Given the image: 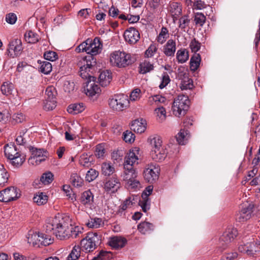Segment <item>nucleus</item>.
<instances>
[{"label":"nucleus","instance_id":"1","mask_svg":"<svg viewBox=\"0 0 260 260\" xmlns=\"http://www.w3.org/2000/svg\"><path fill=\"white\" fill-rule=\"evenodd\" d=\"M125 182V187L129 190H137L141 188L138 172L131 166H124V171L121 175Z\"/></svg>","mask_w":260,"mask_h":260},{"label":"nucleus","instance_id":"2","mask_svg":"<svg viewBox=\"0 0 260 260\" xmlns=\"http://www.w3.org/2000/svg\"><path fill=\"white\" fill-rule=\"evenodd\" d=\"M135 62L129 53L124 51H115L111 53L110 62L111 66L118 68H125Z\"/></svg>","mask_w":260,"mask_h":260},{"label":"nucleus","instance_id":"3","mask_svg":"<svg viewBox=\"0 0 260 260\" xmlns=\"http://www.w3.org/2000/svg\"><path fill=\"white\" fill-rule=\"evenodd\" d=\"M103 44L100 38H95L93 40L88 39L80 44L76 48L77 52H85L92 56L100 53L102 50Z\"/></svg>","mask_w":260,"mask_h":260},{"label":"nucleus","instance_id":"4","mask_svg":"<svg viewBox=\"0 0 260 260\" xmlns=\"http://www.w3.org/2000/svg\"><path fill=\"white\" fill-rule=\"evenodd\" d=\"M102 236L97 233H89L85 238L81 241V246L86 252L93 251L101 243Z\"/></svg>","mask_w":260,"mask_h":260},{"label":"nucleus","instance_id":"5","mask_svg":"<svg viewBox=\"0 0 260 260\" xmlns=\"http://www.w3.org/2000/svg\"><path fill=\"white\" fill-rule=\"evenodd\" d=\"M189 100L187 95L180 94L174 100L172 110L174 115L180 117L184 116L189 106Z\"/></svg>","mask_w":260,"mask_h":260},{"label":"nucleus","instance_id":"6","mask_svg":"<svg viewBox=\"0 0 260 260\" xmlns=\"http://www.w3.org/2000/svg\"><path fill=\"white\" fill-rule=\"evenodd\" d=\"M238 235V231L234 228L227 229L220 237L217 244V250L220 252L225 249Z\"/></svg>","mask_w":260,"mask_h":260},{"label":"nucleus","instance_id":"7","mask_svg":"<svg viewBox=\"0 0 260 260\" xmlns=\"http://www.w3.org/2000/svg\"><path fill=\"white\" fill-rule=\"evenodd\" d=\"M129 101L127 96L124 94L114 95L109 100L110 107L113 110L121 111L128 107Z\"/></svg>","mask_w":260,"mask_h":260},{"label":"nucleus","instance_id":"8","mask_svg":"<svg viewBox=\"0 0 260 260\" xmlns=\"http://www.w3.org/2000/svg\"><path fill=\"white\" fill-rule=\"evenodd\" d=\"M71 219L68 215L64 214H58L52 220V221L47 223L46 225V232L50 233L52 232L53 226H62L64 228L71 226Z\"/></svg>","mask_w":260,"mask_h":260},{"label":"nucleus","instance_id":"9","mask_svg":"<svg viewBox=\"0 0 260 260\" xmlns=\"http://www.w3.org/2000/svg\"><path fill=\"white\" fill-rule=\"evenodd\" d=\"M238 250L241 253L253 256L260 252V241H253L241 244L238 247Z\"/></svg>","mask_w":260,"mask_h":260},{"label":"nucleus","instance_id":"10","mask_svg":"<svg viewBox=\"0 0 260 260\" xmlns=\"http://www.w3.org/2000/svg\"><path fill=\"white\" fill-rule=\"evenodd\" d=\"M19 196V190L16 187H9L0 191V201L9 202L16 200Z\"/></svg>","mask_w":260,"mask_h":260},{"label":"nucleus","instance_id":"11","mask_svg":"<svg viewBox=\"0 0 260 260\" xmlns=\"http://www.w3.org/2000/svg\"><path fill=\"white\" fill-rule=\"evenodd\" d=\"M159 171V169L155 165H148L143 172L144 179L149 183H153L158 179Z\"/></svg>","mask_w":260,"mask_h":260},{"label":"nucleus","instance_id":"12","mask_svg":"<svg viewBox=\"0 0 260 260\" xmlns=\"http://www.w3.org/2000/svg\"><path fill=\"white\" fill-rule=\"evenodd\" d=\"M253 205L248 204L242 207L241 210L236 215V219L239 222H245L249 219L253 212Z\"/></svg>","mask_w":260,"mask_h":260},{"label":"nucleus","instance_id":"13","mask_svg":"<svg viewBox=\"0 0 260 260\" xmlns=\"http://www.w3.org/2000/svg\"><path fill=\"white\" fill-rule=\"evenodd\" d=\"M167 11L169 15L172 17L174 21H175L182 14V5L179 2L171 1L168 5Z\"/></svg>","mask_w":260,"mask_h":260},{"label":"nucleus","instance_id":"14","mask_svg":"<svg viewBox=\"0 0 260 260\" xmlns=\"http://www.w3.org/2000/svg\"><path fill=\"white\" fill-rule=\"evenodd\" d=\"M124 38L126 42L135 44L140 38V33L135 28L129 27L124 31Z\"/></svg>","mask_w":260,"mask_h":260},{"label":"nucleus","instance_id":"15","mask_svg":"<svg viewBox=\"0 0 260 260\" xmlns=\"http://www.w3.org/2000/svg\"><path fill=\"white\" fill-rule=\"evenodd\" d=\"M22 50V42L20 39H15L10 42L8 51L10 56H17L21 53Z\"/></svg>","mask_w":260,"mask_h":260},{"label":"nucleus","instance_id":"16","mask_svg":"<svg viewBox=\"0 0 260 260\" xmlns=\"http://www.w3.org/2000/svg\"><path fill=\"white\" fill-rule=\"evenodd\" d=\"M71 226L64 228L62 226H53L52 232L60 240L69 238V233L71 232L70 231Z\"/></svg>","mask_w":260,"mask_h":260},{"label":"nucleus","instance_id":"17","mask_svg":"<svg viewBox=\"0 0 260 260\" xmlns=\"http://www.w3.org/2000/svg\"><path fill=\"white\" fill-rule=\"evenodd\" d=\"M94 80H89L85 82L86 88L84 90L87 95L93 96L101 92L100 88L95 83Z\"/></svg>","mask_w":260,"mask_h":260},{"label":"nucleus","instance_id":"18","mask_svg":"<svg viewBox=\"0 0 260 260\" xmlns=\"http://www.w3.org/2000/svg\"><path fill=\"white\" fill-rule=\"evenodd\" d=\"M127 243L125 238L121 236H114L109 238V245L115 249L122 248Z\"/></svg>","mask_w":260,"mask_h":260},{"label":"nucleus","instance_id":"19","mask_svg":"<svg viewBox=\"0 0 260 260\" xmlns=\"http://www.w3.org/2000/svg\"><path fill=\"white\" fill-rule=\"evenodd\" d=\"M176 50V43L173 39L169 40L163 46V52L168 57L174 56Z\"/></svg>","mask_w":260,"mask_h":260},{"label":"nucleus","instance_id":"20","mask_svg":"<svg viewBox=\"0 0 260 260\" xmlns=\"http://www.w3.org/2000/svg\"><path fill=\"white\" fill-rule=\"evenodd\" d=\"M131 129L135 132L141 134L146 129V121L143 119L134 121L131 125Z\"/></svg>","mask_w":260,"mask_h":260},{"label":"nucleus","instance_id":"21","mask_svg":"<svg viewBox=\"0 0 260 260\" xmlns=\"http://www.w3.org/2000/svg\"><path fill=\"white\" fill-rule=\"evenodd\" d=\"M92 66L91 62L89 63L86 61V64H84L80 67V75L83 79H86L87 81L95 80V77L91 76L89 73L90 69Z\"/></svg>","mask_w":260,"mask_h":260},{"label":"nucleus","instance_id":"22","mask_svg":"<svg viewBox=\"0 0 260 260\" xmlns=\"http://www.w3.org/2000/svg\"><path fill=\"white\" fill-rule=\"evenodd\" d=\"M45 152L41 149L32 148L31 159L35 160L37 164L44 161L46 158V155L44 154Z\"/></svg>","mask_w":260,"mask_h":260},{"label":"nucleus","instance_id":"23","mask_svg":"<svg viewBox=\"0 0 260 260\" xmlns=\"http://www.w3.org/2000/svg\"><path fill=\"white\" fill-rule=\"evenodd\" d=\"M138 150L136 148L135 149L130 150L125 157L124 166H133L138 160V156L136 153H138Z\"/></svg>","mask_w":260,"mask_h":260},{"label":"nucleus","instance_id":"24","mask_svg":"<svg viewBox=\"0 0 260 260\" xmlns=\"http://www.w3.org/2000/svg\"><path fill=\"white\" fill-rule=\"evenodd\" d=\"M112 79V73L108 70L102 72L99 77V80L102 86H107L111 82Z\"/></svg>","mask_w":260,"mask_h":260},{"label":"nucleus","instance_id":"25","mask_svg":"<svg viewBox=\"0 0 260 260\" xmlns=\"http://www.w3.org/2000/svg\"><path fill=\"white\" fill-rule=\"evenodd\" d=\"M120 186V183L117 177H112L105 184V188L107 191L114 192Z\"/></svg>","mask_w":260,"mask_h":260},{"label":"nucleus","instance_id":"26","mask_svg":"<svg viewBox=\"0 0 260 260\" xmlns=\"http://www.w3.org/2000/svg\"><path fill=\"white\" fill-rule=\"evenodd\" d=\"M79 164L85 168H89L93 164L94 159L92 155L83 153L80 156Z\"/></svg>","mask_w":260,"mask_h":260},{"label":"nucleus","instance_id":"27","mask_svg":"<svg viewBox=\"0 0 260 260\" xmlns=\"http://www.w3.org/2000/svg\"><path fill=\"white\" fill-rule=\"evenodd\" d=\"M4 153L5 156L9 159L20 153L17 150L16 146L13 144H10L6 145L4 148Z\"/></svg>","mask_w":260,"mask_h":260},{"label":"nucleus","instance_id":"28","mask_svg":"<svg viewBox=\"0 0 260 260\" xmlns=\"http://www.w3.org/2000/svg\"><path fill=\"white\" fill-rule=\"evenodd\" d=\"M151 158L155 161H161L165 159L167 156L166 149L161 148L159 150H151L150 152Z\"/></svg>","mask_w":260,"mask_h":260},{"label":"nucleus","instance_id":"29","mask_svg":"<svg viewBox=\"0 0 260 260\" xmlns=\"http://www.w3.org/2000/svg\"><path fill=\"white\" fill-rule=\"evenodd\" d=\"M150 144L151 146V150H159V149L164 148L162 146V141L160 137L155 136L150 137L148 139Z\"/></svg>","mask_w":260,"mask_h":260},{"label":"nucleus","instance_id":"30","mask_svg":"<svg viewBox=\"0 0 260 260\" xmlns=\"http://www.w3.org/2000/svg\"><path fill=\"white\" fill-rule=\"evenodd\" d=\"M89 228H99L103 226L104 222L102 218L98 217H90V219L85 223Z\"/></svg>","mask_w":260,"mask_h":260},{"label":"nucleus","instance_id":"31","mask_svg":"<svg viewBox=\"0 0 260 260\" xmlns=\"http://www.w3.org/2000/svg\"><path fill=\"white\" fill-rule=\"evenodd\" d=\"M201 61V56L199 53H194L190 60V69L192 71L197 70Z\"/></svg>","mask_w":260,"mask_h":260},{"label":"nucleus","instance_id":"32","mask_svg":"<svg viewBox=\"0 0 260 260\" xmlns=\"http://www.w3.org/2000/svg\"><path fill=\"white\" fill-rule=\"evenodd\" d=\"M135 199H136V202L137 200V197H129L127 199H126L123 203L120 206L118 212H122L123 211L125 210L127 208H131L134 204H135Z\"/></svg>","mask_w":260,"mask_h":260},{"label":"nucleus","instance_id":"33","mask_svg":"<svg viewBox=\"0 0 260 260\" xmlns=\"http://www.w3.org/2000/svg\"><path fill=\"white\" fill-rule=\"evenodd\" d=\"M138 229L142 234H145L152 231L154 229V225L148 222H142L138 225Z\"/></svg>","mask_w":260,"mask_h":260},{"label":"nucleus","instance_id":"34","mask_svg":"<svg viewBox=\"0 0 260 260\" xmlns=\"http://www.w3.org/2000/svg\"><path fill=\"white\" fill-rule=\"evenodd\" d=\"M189 58L188 52L185 49H181L177 51L176 58L179 63L185 62Z\"/></svg>","mask_w":260,"mask_h":260},{"label":"nucleus","instance_id":"35","mask_svg":"<svg viewBox=\"0 0 260 260\" xmlns=\"http://www.w3.org/2000/svg\"><path fill=\"white\" fill-rule=\"evenodd\" d=\"M39 237V233L30 231L28 232L26 238L27 239V242L30 245H32L33 246H37V242Z\"/></svg>","mask_w":260,"mask_h":260},{"label":"nucleus","instance_id":"36","mask_svg":"<svg viewBox=\"0 0 260 260\" xmlns=\"http://www.w3.org/2000/svg\"><path fill=\"white\" fill-rule=\"evenodd\" d=\"M81 202L86 205L90 204L93 200V196L90 190H87L83 192L81 197Z\"/></svg>","mask_w":260,"mask_h":260},{"label":"nucleus","instance_id":"37","mask_svg":"<svg viewBox=\"0 0 260 260\" xmlns=\"http://www.w3.org/2000/svg\"><path fill=\"white\" fill-rule=\"evenodd\" d=\"M38 62L40 64L39 70L41 73L47 75L51 72L52 66L50 62L47 61H41V60H38Z\"/></svg>","mask_w":260,"mask_h":260},{"label":"nucleus","instance_id":"38","mask_svg":"<svg viewBox=\"0 0 260 260\" xmlns=\"http://www.w3.org/2000/svg\"><path fill=\"white\" fill-rule=\"evenodd\" d=\"M84 110V107L83 103L70 105L68 108V112L73 114H77L81 113Z\"/></svg>","mask_w":260,"mask_h":260},{"label":"nucleus","instance_id":"39","mask_svg":"<svg viewBox=\"0 0 260 260\" xmlns=\"http://www.w3.org/2000/svg\"><path fill=\"white\" fill-rule=\"evenodd\" d=\"M33 201L39 206L44 205L48 201V197L43 192H38L34 197Z\"/></svg>","mask_w":260,"mask_h":260},{"label":"nucleus","instance_id":"40","mask_svg":"<svg viewBox=\"0 0 260 260\" xmlns=\"http://www.w3.org/2000/svg\"><path fill=\"white\" fill-rule=\"evenodd\" d=\"M27 129H23L19 132L16 139V141L18 145H25L28 140V135L26 134Z\"/></svg>","mask_w":260,"mask_h":260},{"label":"nucleus","instance_id":"41","mask_svg":"<svg viewBox=\"0 0 260 260\" xmlns=\"http://www.w3.org/2000/svg\"><path fill=\"white\" fill-rule=\"evenodd\" d=\"M80 253L81 247L78 245H75L67 257V260H76L80 257Z\"/></svg>","mask_w":260,"mask_h":260},{"label":"nucleus","instance_id":"42","mask_svg":"<svg viewBox=\"0 0 260 260\" xmlns=\"http://www.w3.org/2000/svg\"><path fill=\"white\" fill-rule=\"evenodd\" d=\"M188 132L185 129H181L180 132L176 136V140L180 145H184L187 140L189 136Z\"/></svg>","mask_w":260,"mask_h":260},{"label":"nucleus","instance_id":"43","mask_svg":"<svg viewBox=\"0 0 260 260\" xmlns=\"http://www.w3.org/2000/svg\"><path fill=\"white\" fill-rule=\"evenodd\" d=\"M169 31L167 27H162L161 29L158 37H157V41L161 44L164 43L167 39L169 38Z\"/></svg>","mask_w":260,"mask_h":260},{"label":"nucleus","instance_id":"44","mask_svg":"<svg viewBox=\"0 0 260 260\" xmlns=\"http://www.w3.org/2000/svg\"><path fill=\"white\" fill-rule=\"evenodd\" d=\"M140 71L141 74H146L153 70V64L150 61L145 60L140 64Z\"/></svg>","mask_w":260,"mask_h":260},{"label":"nucleus","instance_id":"45","mask_svg":"<svg viewBox=\"0 0 260 260\" xmlns=\"http://www.w3.org/2000/svg\"><path fill=\"white\" fill-rule=\"evenodd\" d=\"M14 85L10 82H4L1 86V91L4 95H9L12 94Z\"/></svg>","mask_w":260,"mask_h":260},{"label":"nucleus","instance_id":"46","mask_svg":"<svg viewBox=\"0 0 260 260\" xmlns=\"http://www.w3.org/2000/svg\"><path fill=\"white\" fill-rule=\"evenodd\" d=\"M180 86L182 90L191 89L193 87V81L188 77H184L181 81Z\"/></svg>","mask_w":260,"mask_h":260},{"label":"nucleus","instance_id":"47","mask_svg":"<svg viewBox=\"0 0 260 260\" xmlns=\"http://www.w3.org/2000/svg\"><path fill=\"white\" fill-rule=\"evenodd\" d=\"M24 37L26 41L29 43H36L39 40V36L31 30L26 32Z\"/></svg>","mask_w":260,"mask_h":260},{"label":"nucleus","instance_id":"48","mask_svg":"<svg viewBox=\"0 0 260 260\" xmlns=\"http://www.w3.org/2000/svg\"><path fill=\"white\" fill-rule=\"evenodd\" d=\"M9 175L3 165H0V186H3L8 181Z\"/></svg>","mask_w":260,"mask_h":260},{"label":"nucleus","instance_id":"49","mask_svg":"<svg viewBox=\"0 0 260 260\" xmlns=\"http://www.w3.org/2000/svg\"><path fill=\"white\" fill-rule=\"evenodd\" d=\"M11 162L12 165L15 167H19L21 166L25 161V158L20 153L16 156L13 157L11 159Z\"/></svg>","mask_w":260,"mask_h":260},{"label":"nucleus","instance_id":"50","mask_svg":"<svg viewBox=\"0 0 260 260\" xmlns=\"http://www.w3.org/2000/svg\"><path fill=\"white\" fill-rule=\"evenodd\" d=\"M206 20V16L202 13L194 14V21L196 25L203 26Z\"/></svg>","mask_w":260,"mask_h":260},{"label":"nucleus","instance_id":"51","mask_svg":"<svg viewBox=\"0 0 260 260\" xmlns=\"http://www.w3.org/2000/svg\"><path fill=\"white\" fill-rule=\"evenodd\" d=\"M112 257L111 252L101 251L96 256H94L91 260H110Z\"/></svg>","mask_w":260,"mask_h":260},{"label":"nucleus","instance_id":"52","mask_svg":"<svg viewBox=\"0 0 260 260\" xmlns=\"http://www.w3.org/2000/svg\"><path fill=\"white\" fill-rule=\"evenodd\" d=\"M115 171L114 168L109 163H103L102 166V173L105 176L112 174Z\"/></svg>","mask_w":260,"mask_h":260},{"label":"nucleus","instance_id":"53","mask_svg":"<svg viewBox=\"0 0 260 260\" xmlns=\"http://www.w3.org/2000/svg\"><path fill=\"white\" fill-rule=\"evenodd\" d=\"M54 175L50 172H48L43 174L40 181L44 184H49L53 180Z\"/></svg>","mask_w":260,"mask_h":260},{"label":"nucleus","instance_id":"54","mask_svg":"<svg viewBox=\"0 0 260 260\" xmlns=\"http://www.w3.org/2000/svg\"><path fill=\"white\" fill-rule=\"evenodd\" d=\"M70 179L72 185L75 187H81L83 184V179L77 174L72 175Z\"/></svg>","mask_w":260,"mask_h":260},{"label":"nucleus","instance_id":"55","mask_svg":"<svg viewBox=\"0 0 260 260\" xmlns=\"http://www.w3.org/2000/svg\"><path fill=\"white\" fill-rule=\"evenodd\" d=\"M99 176V172L95 169H90L87 172L85 180L88 182L94 180Z\"/></svg>","mask_w":260,"mask_h":260},{"label":"nucleus","instance_id":"56","mask_svg":"<svg viewBox=\"0 0 260 260\" xmlns=\"http://www.w3.org/2000/svg\"><path fill=\"white\" fill-rule=\"evenodd\" d=\"M154 112L160 122H161L165 120L166 117V111L165 108L162 106L158 107L155 109Z\"/></svg>","mask_w":260,"mask_h":260},{"label":"nucleus","instance_id":"57","mask_svg":"<svg viewBox=\"0 0 260 260\" xmlns=\"http://www.w3.org/2000/svg\"><path fill=\"white\" fill-rule=\"evenodd\" d=\"M56 100L46 99L44 103V109L45 110H52L54 109L56 106Z\"/></svg>","mask_w":260,"mask_h":260},{"label":"nucleus","instance_id":"58","mask_svg":"<svg viewBox=\"0 0 260 260\" xmlns=\"http://www.w3.org/2000/svg\"><path fill=\"white\" fill-rule=\"evenodd\" d=\"M44 58L46 60L53 61L58 58L57 53L52 51H48L44 53Z\"/></svg>","mask_w":260,"mask_h":260},{"label":"nucleus","instance_id":"59","mask_svg":"<svg viewBox=\"0 0 260 260\" xmlns=\"http://www.w3.org/2000/svg\"><path fill=\"white\" fill-rule=\"evenodd\" d=\"M71 230L70 231L71 232L69 233V238L70 237H72L73 238H76L78 237H79V235L81 234V232L80 230V228L78 226H73L71 225L70 227Z\"/></svg>","mask_w":260,"mask_h":260},{"label":"nucleus","instance_id":"60","mask_svg":"<svg viewBox=\"0 0 260 260\" xmlns=\"http://www.w3.org/2000/svg\"><path fill=\"white\" fill-rule=\"evenodd\" d=\"M55 89L53 87H48L46 89V99L56 100Z\"/></svg>","mask_w":260,"mask_h":260},{"label":"nucleus","instance_id":"61","mask_svg":"<svg viewBox=\"0 0 260 260\" xmlns=\"http://www.w3.org/2000/svg\"><path fill=\"white\" fill-rule=\"evenodd\" d=\"M170 82V78L167 73H164L161 77V81L159 85L160 89L165 87Z\"/></svg>","mask_w":260,"mask_h":260},{"label":"nucleus","instance_id":"62","mask_svg":"<svg viewBox=\"0 0 260 260\" xmlns=\"http://www.w3.org/2000/svg\"><path fill=\"white\" fill-rule=\"evenodd\" d=\"M105 153V149L103 144H100L96 146L95 155L98 158H102Z\"/></svg>","mask_w":260,"mask_h":260},{"label":"nucleus","instance_id":"63","mask_svg":"<svg viewBox=\"0 0 260 260\" xmlns=\"http://www.w3.org/2000/svg\"><path fill=\"white\" fill-rule=\"evenodd\" d=\"M157 48L154 44H151L145 51V56L147 57H151L155 53Z\"/></svg>","mask_w":260,"mask_h":260},{"label":"nucleus","instance_id":"64","mask_svg":"<svg viewBox=\"0 0 260 260\" xmlns=\"http://www.w3.org/2000/svg\"><path fill=\"white\" fill-rule=\"evenodd\" d=\"M75 84L74 82L66 81L64 82L63 89L66 92H70L75 89Z\"/></svg>","mask_w":260,"mask_h":260}]
</instances>
